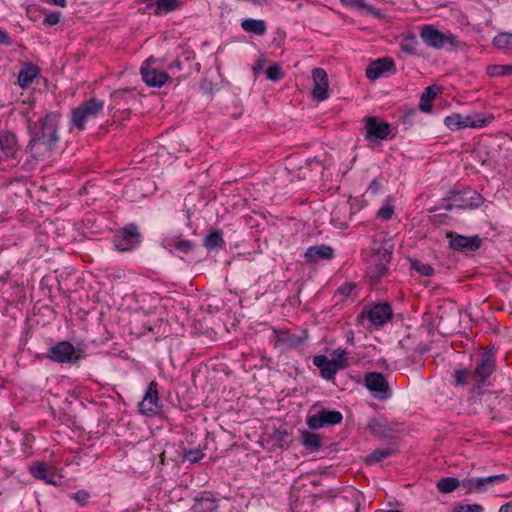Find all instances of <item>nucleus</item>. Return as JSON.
I'll return each instance as SVG.
<instances>
[{
    "instance_id": "1",
    "label": "nucleus",
    "mask_w": 512,
    "mask_h": 512,
    "mask_svg": "<svg viewBox=\"0 0 512 512\" xmlns=\"http://www.w3.org/2000/svg\"><path fill=\"white\" fill-rule=\"evenodd\" d=\"M58 119L59 116L56 113L50 112L37 121H28L27 132L30 139L25 152L33 159L45 160L57 147Z\"/></svg>"
},
{
    "instance_id": "2",
    "label": "nucleus",
    "mask_w": 512,
    "mask_h": 512,
    "mask_svg": "<svg viewBox=\"0 0 512 512\" xmlns=\"http://www.w3.org/2000/svg\"><path fill=\"white\" fill-rule=\"evenodd\" d=\"M373 254L367 267V275L372 280H378L386 274L393 252V245L389 241L376 242L372 247Z\"/></svg>"
},
{
    "instance_id": "3",
    "label": "nucleus",
    "mask_w": 512,
    "mask_h": 512,
    "mask_svg": "<svg viewBox=\"0 0 512 512\" xmlns=\"http://www.w3.org/2000/svg\"><path fill=\"white\" fill-rule=\"evenodd\" d=\"M104 109V101L91 97L71 111V125L83 131L86 123L95 119Z\"/></svg>"
},
{
    "instance_id": "4",
    "label": "nucleus",
    "mask_w": 512,
    "mask_h": 512,
    "mask_svg": "<svg viewBox=\"0 0 512 512\" xmlns=\"http://www.w3.org/2000/svg\"><path fill=\"white\" fill-rule=\"evenodd\" d=\"M444 200L448 202L445 206L447 210L476 209L484 202L482 195L471 188H466L462 191L452 190Z\"/></svg>"
},
{
    "instance_id": "5",
    "label": "nucleus",
    "mask_w": 512,
    "mask_h": 512,
    "mask_svg": "<svg viewBox=\"0 0 512 512\" xmlns=\"http://www.w3.org/2000/svg\"><path fill=\"white\" fill-rule=\"evenodd\" d=\"M420 38L426 45L435 49H441L447 44L452 47H456L459 44L457 37L452 33H442L432 25H423L421 27Z\"/></svg>"
},
{
    "instance_id": "6",
    "label": "nucleus",
    "mask_w": 512,
    "mask_h": 512,
    "mask_svg": "<svg viewBox=\"0 0 512 512\" xmlns=\"http://www.w3.org/2000/svg\"><path fill=\"white\" fill-rule=\"evenodd\" d=\"M141 242V234L135 224H128L113 237L114 247L121 252L131 251Z\"/></svg>"
},
{
    "instance_id": "7",
    "label": "nucleus",
    "mask_w": 512,
    "mask_h": 512,
    "mask_svg": "<svg viewBox=\"0 0 512 512\" xmlns=\"http://www.w3.org/2000/svg\"><path fill=\"white\" fill-rule=\"evenodd\" d=\"M47 357L57 363L75 364L81 358V351L68 341H61L48 349Z\"/></svg>"
},
{
    "instance_id": "8",
    "label": "nucleus",
    "mask_w": 512,
    "mask_h": 512,
    "mask_svg": "<svg viewBox=\"0 0 512 512\" xmlns=\"http://www.w3.org/2000/svg\"><path fill=\"white\" fill-rule=\"evenodd\" d=\"M508 480V475L497 474L487 477L465 478L461 481V488L466 493H483L488 487Z\"/></svg>"
},
{
    "instance_id": "9",
    "label": "nucleus",
    "mask_w": 512,
    "mask_h": 512,
    "mask_svg": "<svg viewBox=\"0 0 512 512\" xmlns=\"http://www.w3.org/2000/svg\"><path fill=\"white\" fill-rule=\"evenodd\" d=\"M495 369L494 356L490 352L481 354L480 359L476 363L475 369L471 372V382L476 387H481L491 376Z\"/></svg>"
},
{
    "instance_id": "10",
    "label": "nucleus",
    "mask_w": 512,
    "mask_h": 512,
    "mask_svg": "<svg viewBox=\"0 0 512 512\" xmlns=\"http://www.w3.org/2000/svg\"><path fill=\"white\" fill-rule=\"evenodd\" d=\"M155 61L156 59L154 57H149L142 64L140 74L146 85L160 88L168 82L170 77L166 72L151 66Z\"/></svg>"
},
{
    "instance_id": "11",
    "label": "nucleus",
    "mask_w": 512,
    "mask_h": 512,
    "mask_svg": "<svg viewBox=\"0 0 512 512\" xmlns=\"http://www.w3.org/2000/svg\"><path fill=\"white\" fill-rule=\"evenodd\" d=\"M111 104L108 105V112L112 117H116L117 112H127L131 109V104L136 101V95L130 89L116 90L110 95Z\"/></svg>"
},
{
    "instance_id": "12",
    "label": "nucleus",
    "mask_w": 512,
    "mask_h": 512,
    "mask_svg": "<svg viewBox=\"0 0 512 512\" xmlns=\"http://www.w3.org/2000/svg\"><path fill=\"white\" fill-rule=\"evenodd\" d=\"M343 419L339 411L321 409L317 413L308 416L307 425L311 430H317L328 425L339 424Z\"/></svg>"
},
{
    "instance_id": "13",
    "label": "nucleus",
    "mask_w": 512,
    "mask_h": 512,
    "mask_svg": "<svg viewBox=\"0 0 512 512\" xmlns=\"http://www.w3.org/2000/svg\"><path fill=\"white\" fill-rule=\"evenodd\" d=\"M365 386L379 400H385L390 397L388 382L379 372L367 373L365 376Z\"/></svg>"
},
{
    "instance_id": "14",
    "label": "nucleus",
    "mask_w": 512,
    "mask_h": 512,
    "mask_svg": "<svg viewBox=\"0 0 512 512\" xmlns=\"http://www.w3.org/2000/svg\"><path fill=\"white\" fill-rule=\"evenodd\" d=\"M161 408L158 395V384L155 381L149 383L142 401L139 403V411L143 415L152 416Z\"/></svg>"
},
{
    "instance_id": "15",
    "label": "nucleus",
    "mask_w": 512,
    "mask_h": 512,
    "mask_svg": "<svg viewBox=\"0 0 512 512\" xmlns=\"http://www.w3.org/2000/svg\"><path fill=\"white\" fill-rule=\"evenodd\" d=\"M446 237L450 239V248L455 251L474 252L480 248L481 239L478 235L463 236L455 232H448Z\"/></svg>"
},
{
    "instance_id": "16",
    "label": "nucleus",
    "mask_w": 512,
    "mask_h": 512,
    "mask_svg": "<svg viewBox=\"0 0 512 512\" xmlns=\"http://www.w3.org/2000/svg\"><path fill=\"white\" fill-rule=\"evenodd\" d=\"M313 79V99L321 102L329 97L328 75L323 68H314L312 71Z\"/></svg>"
},
{
    "instance_id": "17",
    "label": "nucleus",
    "mask_w": 512,
    "mask_h": 512,
    "mask_svg": "<svg viewBox=\"0 0 512 512\" xmlns=\"http://www.w3.org/2000/svg\"><path fill=\"white\" fill-rule=\"evenodd\" d=\"M366 138L368 140L386 139L390 132L389 123L380 121L377 117H368L366 119Z\"/></svg>"
},
{
    "instance_id": "18",
    "label": "nucleus",
    "mask_w": 512,
    "mask_h": 512,
    "mask_svg": "<svg viewBox=\"0 0 512 512\" xmlns=\"http://www.w3.org/2000/svg\"><path fill=\"white\" fill-rule=\"evenodd\" d=\"M392 307L388 303H379L367 311L369 321L377 327L383 326L392 318Z\"/></svg>"
},
{
    "instance_id": "19",
    "label": "nucleus",
    "mask_w": 512,
    "mask_h": 512,
    "mask_svg": "<svg viewBox=\"0 0 512 512\" xmlns=\"http://www.w3.org/2000/svg\"><path fill=\"white\" fill-rule=\"evenodd\" d=\"M333 257V248L325 244L310 246L304 253L305 261L310 264L318 263L321 260H331Z\"/></svg>"
},
{
    "instance_id": "20",
    "label": "nucleus",
    "mask_w": 512,
    "mask_h": 512,
    "mask_svg": "<svg viewBox=\"0 0 512 512\" xmlns=\"http://www.w3.org/2000/svg\"><path fill=\"white\" fill-rule=\"evenodd\" d=\"M217 509L218 503L213 494L203 491L195 496L191 512H216Z\"/></svg>"
},
{
    "instance_id": "21",
    "label": "nucleus",
    "mask_w": 512,
    "mask_h": 512,
    "mask_svg": "<svg viewBox=\"0 0 512 512\" xmlns=\"http://www.w3.org/2000/svg\"><path fill=\"white\" fill-rule=\"evenodd\" d=\"M395 71V65L390 58H380L373 61L366 69V76L370 80H376L386 72Z\"/></svg>"
},
{
    "instance_id": "22",
    "label": "nucleus",
    "mask_w": 512,
    "mask_h": 512,
    "mask_svg": "<svg viewBox=\"0 0 512 512\" xmlns=\"http://www.w3.org/2000/svg\"><path fill=\"white\" fill-rule=\"evenodd\" d=\"M313 364L320 370L321 376L326 380L333 379L338 372V367H336V364L331 362V360L326 355L314 356Z\"/></svg>"
},
{
    "instance_id": "23",
    "label": "nucleus",
    "mask_w": 512,
    "mask_h": 512,
    "mask_svg": "<svg viewBox=\"0 0 512 512\" xmlns=\"http://www.w3.org/2000/svg\"><path fill=\"white\" fill-rule=\"evenodd\" d=\"M368 429L379 438H389L393 432L392 427L385 418H372L369 420Z\"/></svg>"
},
{
    "instance_id": "24",
    "label": "nucleus",
    "mask_w": 512,
    "mask_h": 512,
    "mask_svg": "<svg viewBox=\"0 0 512 512\" xmlns=\"http://www.w3.org/2000/svg\"><path fill=\"white\" fill-rule=\"evenodd\" d=\"M0 148L7 158H15L17 152L16 135L8 131L0 132Z\"/></svg>"
},
{
    "instance_id": "25",
    "label": "nucleus",
    "mask_w": 512,
    "mask_h": 512,
    "mask_svg": "<svg viewBox=\"0 0 512 512\" xmlns=\"http://www.w3.org/2000/svg\"><path fill=\"white\" fill-rule=\"evenodd\" d=\"M494 117L492 115L483 116L482 114L461 115V125L464 128H483L487 126Z\"/></svg>"
},
{
    "instance_id": "26",
    "label": "nucleus",
    "mask_w": 512,
    "mask_h": 512,
    "mask_svg": "<svg viewBox=\"0 0 512 512\" xmlns=\"http://www.w3.org/2000/svg\"><path fill=\"white\" fill-rule=\"evenodd\" d=\"M163 245L165 248H175L183 254H188L194 249V244L190 240L180 236L165 239Z\"/></svg>"
},
{
    "instance_id": "27",
    "label": "nucleus",
    "mask_w": 512,
    "mask_h": 512,
    "mask_svg": "<svg viewBox=\"0 0 512 512\" xmlns=\"http://www.w3.org/2000/svg\"><path fill=\"white\" fill-rule=\"evenodd\" d=\"M39 74V69L35 65L27 64L18 75V84L22 89L29 87Z\"/></svg>"
},
{
    "instance_id": "28",
    "label": "nucleus",
    "mask_w": 512,
    "mask_h": 512,
    "mask_svg": "<svg viewBox=\"0 0 512 512\" xmlns=\"http://www.w3.org/2000/svg\"><path fill=\"white\" fill-rule=\"evenodd\" d=\"M441 91V87L434 84L427 87L420 97L419 108L423 112H430L432 109V100Z\"/></svg>"
},
{
    "instance_id": "29",
    "label": "nucleus",
    "mask_w": 512,
    "mask_h": 512,
    "mask_svg": "<svg viewBox=\"0 0 512 512\" xmlns=\"http://www.w3.org/2000/svg\"><path fill=\"white\" fill-rule=\"evenodd\" d=\"M241 28L245 32L253 33L258 36H262L267 31V26L264 20L246 18L241 22Z\"/></svg>"
},
{
    "instance_id": "30",
    "label": "nucleus",
    "mask_w": 512,
    "mask_h": 512,
    "mask_svg": "<svg viewBox=\"0 0 512 512\" xmlns=\"http://www.w3.org/2000/svg\"><path fill=\"white\" fill-rule=\"evenodd\" d=\"M275 332L276 344L284 348H293L301 344V339L295 335H290L287 332Z\"/></svg>"
},
{
    "instance_id": "31",
    "label": "nucleus",
    "mask_w": 512,
    "mask_h": 512,
    "mask_svg": "<svg viewBox=\"0 0 512 512\" xmlns=\"http://www.w3.org/2000/svg\"><path fill=\"white\" fill-rule=\"evenodd\" d=\"M30 472L33 477L44 480L46 483L55 484L53 481V474H49L48 466L44 463H35L30 467Z\"/></svg>"
},
{
    "instance_id": "32",
    "label": "nucleus",
    "mask_w": 512,
    "mask_h": 512,
    "mask_svg": "<svg viewBox=\"0 0 512 512\" xmlns=\"http://www.w3.org/2000/svg\"><path fill=\"white\" fill-rule=\"evenodd\" d=\"M180 2L178 0H156L149 7H154V12L157 15L167 13L178 9Z\"/></svg>"
},
{
    "instance_id": "33",
    "label": "nucleus",
    "mask_w": 512,
    "mask_h": 512,
    "mask_svg": "<svg viewBox=\"0 0 512 512\" xmlns=\"http://www.w3.org/2000/svg\"><path fill=\"white\" fill-rule=\"evenodd\" d=\"M301 443L310 451H317L322 446L319 435L309 431H303L301 433Z\"/></svg>"
},
{
    "instance_id": "34",
    "label": "nucleus",
    "mask_w": 512,
    "mask_h": 512,
    "mask_svg": "<svg viewBox=\"0 0 512 512\" xmlns=\"http://www.w3.org/2000/svg\"><path fill=\"white\" fill-rule=\"evenodd\" d=\"M225 245L222 233L219 230H214L208 234L204 239V246L209 250L220 249Z\"/></svg>"
},
{
    "instance_id": "35",
    "label": "nucleus",
    "mask_w": 512,
    "mask_h": 512,
    "mask_svg": "<svg viewBox=\"0 0 512 512\" xmlns=\"http://www.w3.org/2000/svg\"><path fill=\"white\" fill-rule=\"evenodd\" d=\"M458 487H461V481L455 477L441 478L437 483V488L442 493H450Z\"/></svg>"
},
{
    "instance_id": "36",
    "label": "nucleus",
    "mask_w": 512,
    "mask_h": 512,
    "mask_svg": "<svg viewBox=\"0 0 512 512\" xmlns=\"http://www.w3.org/2000/svg\"><path fill=\"white\" fill-rule=\"evenodd\" d=\"M493 44L501 50H512V33L502 32L493 39Z\"/></svg>"
},
{
    "instance_id": "37",
    "label": "nucleus",
    "mask_w": 512,
    "mask_h": 512,
    "mask_svg": "<svg viewBox=\"0 0 512 512\" xmlns=\"http://www.w3.org/2000/svg\"><path fill=\"white\" fill-rule=\"evenodd\" d=\"M392 453L393 449L391 448L377 449L365 458V462L368 465H372L390 457Z\"/></svg>"
},
{
    "instance_id": "38",
    "label": "nucleus",
    "mask_w": 512,
    "mask_h": 512,
    "mask_svg": "<svg viewBox=\"0 0 512 512\" xmlns=\"http://www.w3.org/2000/svg\"><path fill=\"white\" fill-rule=\"evenodd\" d=\"M410 269L426 277H430L434 274V268L431 265L419 260H410Z\"/></svg>"
},
{
    "instance_id": "39",
    "label": "nucleus",
    "mask_w": 512,
    "mask_h": 512,
    "mask_svg": "<svg viewBox=\"0 0 512 512\" xmlns=\"http://www.w3.org/2000/svg\"><path fill=\"white\" fill-rule=\"evenodd\" d=\"M331 362L336 364L338 371L344 369L348 365V354L345 350L337 349L332 353Z\"/></svg>"
},
{
    "instance_id": "40",
    "label": "nucleus",
    "mask_w": 512,
    "mask_h": 512,
    "mask_svg": "<svg viewBox=\"0 0 512 512\" xmlns=\"http://www.w3.org/2000/svg\"><path fill=\"white\" fill-rule=\"evenodd\" d=\"M418 41L414 35L406 36L402 39L400 47L401 50L407 54H415L417 50Z\"/></svg>"
},
{
    "instance_id": "41",
    "label": "nucleus",
    "mask_w": 512,
    "mask_h": 512,
    "mask_svg": "<svg viewBox=\"0 0 512 512\" xmlns=\"http://www.w3.org/2000/svg\"><path fill=\"white\" fill-rule=\"evenodd\" d=\"M488 74L491 77L512 75V65H491L488 67Z\"/></svg>"
},
{
    "instance_id": "42",
    "label": "nucleus",
    "mask_w": 512,
    "mask_h": 512,
    "mask_svg": "<svg viewBox=\"0 0 512 512\" xmlns=\"http://www.w3.org/2000/svg\"><path fill=\"white\" fill-rule=\"evenodd\" d=\"M444 124L452 131L461 130V114L454 113L444 119Z\"/></svg>"
},
{
    "instance_id": "43",
    "label": "nucleus",
    "mask_w": 512,
    "mask_h": 512,
    "mask_svg": "<svg viewBox=\"0 0 512 512\" xmlns=\"http://www.w3.org/2000/svg\"><path fill=\"white\" fill-rule=\"evenodd\" d=\"M266 76L267 79L271 81H278L283 77V73L281 71V66L278 63H275L271 66H269L266 69Z\"/></svg>"
},
{
    "instance_id": "44",
    "label": "nucleus",
    "mask_w": 512,
    "mask_h": 512,
    "mask_svg": "<svg viewBox=\"0 0 512 512\" xmlns=\"http://www.w3.org/2000/svg\"><path fill=\"white\" fill-rule=\"evenodd\" d=\"M341 210H344V211H348L349 210V207L347 204H345L343 207H341L339 210L337 211H334L332 213V219H331V223L339 228V229H346L348 227V221L347 220H340L339 217H338V214Z\"/></svg>"
},
{
    "instance_id": "45",
    "label": "nucleus",
    "mask_w": 512,
    "mask_h": 512,
    "mask_svg": "<svg viewBox=\"0 0 512 512\" xmlns=\"http://www.w3.org/2000/svg\"><path fill=\"white\" fill-rule=\"evenodd\" d=\"M454 378L457 385L464 386L465 384L471 382V372L465 369L456 370L454 373Z\"/></svg>"
},
{
    "instance_id": "46",
    "label": "nucleus",
    "mask_w": 512,
    "mask_h": 512,
    "mask_svg": "<svg viewBox=\"0 0 512 512\" xmlns=\"http://www.w3.org/2000/svg\"><path fill=\"white\" fill-rule=\"evenodd\" d=\"M204 457V454L201 450H187L184 452V459L188 460L191 463H196L200 461Z\"/></svg>"
},
{
    "instance_id": "47",
    "label": "nucleus",
    "mask_w": 512,
    "mask_h": 512,
    "mask_svg": "<svg viewBox=\"0 0 512 512\" xmlns=\"http://www.w3.org/2000/svg\"><path fill=\"white\" fill-rule=\"evenodd\" d=\"M480 504L459 505L454 508V512H483Z\"/></svg>"
},
{
    "instance_id": "48",
    "label": "nucleus",
    "mask_w": 512,
    "mask_h": 512,
    "mask_svg": "<svg viewBox=\"0 0 512 512\" xmlns=\"http://www.w3.org/2000/svg\"><path fill=\"white\" fill-rule=\"evenodd\" d=\"M393 207L390 206V205H384L383 207H381L379 210H378V217L383 219V220H389L392 215H393Z\"/></svg>"
},
{
    "instance_id": "49",
    "label": "nucleus",
    "mask_w": 512,
    "mask_h": 512,
    "mask_svg": "<svg viewBox=\"0 0 512 512\" xmlns=\"http://www.w3.org/2000/svg\"><path fill=\"white\" fill-rule=\"evenodd\" d=\"M61 14L59 12H52L46 15L44 24L53 26L60 22Z\"/></svg>"
},
{
    "instance_id": "50",
    "label": "nucleus",
    "mask_w": 512,
    "mask_h": 512,
    "mask_svg": "<svg viewBox=\"0 0 512 512\" xmlns=\"http://www.w3.org/2000/svg\"><path fill=\"white\" fill-rule=\"evenodd\" d=\"M73 499H75L80 505H85L89 499V494L84 490H80L73 494Z\"/></svg>"
},
{
    "instance_id": "51",
    "label": "nucleus",
    "mask_w": 512,
    "mask_h": 512,
    "mask_svg": "<svg viewBox=\"0 0 512 512\" xmlns=\"http://www.w3.org/2000/svg\"><path fill=\"white\" fill-rule=\"evenodd\" d=\"M340 2L344 5H350L357 8H365L368 7L364 0H340Z\"/></svg>"
},
{
    "instance_id": "52",
    "label": "nucleus",
    "mask_w": 512,
    "mask_h": 512,
    "mask_svg": "<svg viewBox=\"0 0 512 512\" xmlns=\"http://www.w3.org/2000/svg\"><path fill=\"white\" fill-rule=\"evenodd\" d=\"M353 289H354L353 284H345V285L339 287L337 292L341 295L349 296Z\"/></svg>"
},
{
    "instance_id": "53",
    "label": "nucleus",
    "mask_w": 512,
    "mask_h": 512,
    "mask_svg": "<svg viewBox=\"0 0 512 512\" xmlns=\"http://www.w3.org/2000/svg\"><path fill=\"white\" fill-rule=\"evenodd\" d=\"M380 189V183L377 179H374L370 182L368 186V191L372 194H376Z\"/></svg>"
},
{
    "instance_id": "54",
    "label": "nucleus",
    "mask_w": 512,
    "mask_h": 512,
    "mask_svg": "<svg viewBox=\"0 0 512 512\" xmlns=\"http://www.w3.org/2000/svg\"><path fill=\"white\" fill-rule=\"evenodd\" d=\"M0 44L7 45V46L11 44V40H10L8 33L1 29H0Z\"/></svg>"
},
{
    "instance_id": "55",
    "label": "nucleus",
    "mask_w": 512,
    "mask_h": 512,
    "mask_svg": "<svg viewBox=\"0 0 512 512\" xmlns=\"http://www.w3.org/2000/svg\"><path fill=\"white\" fill-rule=\"evenodd\" d=\"M307 166H308L311 170H313V169H315L316 167H320V166H322V163H321V161H319L318 159L313 158V159H308V160H307Z\"/></svg>"
},
{
    "instance_id": "56",
    "label": "nucleus",
    "mask_w": 512,
    "mask_h": 512,
    "mask_svg": "<svg viewBox=\"0 0 512 512\" xmlns=\"http://www.w3.org/2000/svg\"><path fill=\"white\" fill-rule=\"evenodd\" d=\"M46 3L54 4L60 7L66 6V0H44Z\"/></svg>"
},
{
    "instance_id": "57",
    "label": "nucleus",
    "mask_w": 512,
    "mask_h": 512,
    "mask_svg": "<svg viewBox=\"0 0 512 512\" xmlns=\"http://www.w3.org/2000/svg\"><path fill=\"white\" fill-rule=\"evenodd\" d=\"M499 512H512V502L505 503L499 509Z\"/></svg>"
},
{
    "instance_id": "58",
    "label": "nucleus",
    "mask_w": 512,
    "mask_h": 512,
    "mask_svg": "<svg viewBox=\"0 0 512 512\" xmlns=\"http://www.w3.org/2000/svg\"><path fill=\"white\" fill-rule=\"evenodd\" d=\"M168 69L170 71H173L174 69L181 70V63L178 60H175L168 66Z\"/></svg>"
},
{
    "instance_id": "59",
    "label": "nucleus",
    "mask_w": 512,
    "mask_h": 512,
    "mask_svg": "<svg viewBox=\"0 0 512 512\" xmlns=\"http://www.w3.org/2000/svg\"><path fill=\"white\" fill-rule=\"evenodd\" d=\"M383 512H402V511H400V510L390 509V510H386V511H383Z\"/></svg>"
},
{
    "instance_id": "60",
    "label": "nucleus",
    "mask_w": 512,
    "mask_h": 512,
    "mask_svg": "<svg viewBox=\"0 0 512 512\" xmlns=\"http://www.w3.org/2000/svg\"><path fill=\"white\" fill-rule=\"evenodd\" d=\"M257 68H258L259 70H260V69H262V63H261V61H259L258 65H257Z\"/></svg>"
}]
</instances>
